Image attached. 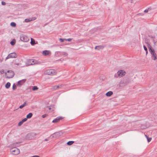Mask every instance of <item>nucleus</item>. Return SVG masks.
Returning <instances> with one entry per match:
<instances>
[{
	"label": "nucleus",
	"mask_w": 157,
	"mask_h": 157,
	"mask_svg": "<svg viewBox=\"0 0 157 157\" xmlns=\"http://www.w3.org/2000/svg\"><path fill=\"white\" fill-rule=\"evenodd\" d=\"M145 136L147 137L148 142H150V141H151V138L148 137L146 135H145Z\"/></svg>",
	"instance_id": "26"
},
{
	"label": "nucleus",
	"mask_w": 157,
	"mask_h": 157,
	"mask_svg": "<svg viewBox=\"0 0 157 157\" xmlns=\"http://www.w3.org/2000/svg\"><path fill=\"white\" fill-rule=\"evenodd\" d=\"M5 74L6 78H12L14 75V72L11 70L8 71L7 72H6Z\"/></svg>",
	"instance_id": "5"
},
{
	"label": "nucleus",
	"mask_w": 157,
	"mask_h": 157,
	"mask_svg": "<svg viewBox=\"0 0 157 157\" xmlns=\"http://www.w3.org/2000/svg\"><path fill=\"white\" fill-rule=\"evenodd\" d=\"M146 52V54H147V51H145Z\"/></svg>",
	"instance_id": "45"
},
{
	"label": "nucleus",
	"mask_w": 157,
	"mask_h": 157,
	"mask_svg": "<svg viewBox=\"0 0 157 157\" xmlns=\"http://www.w3.org/2000/svg\"><path fill=\"white\" fill-rule=\"evenodd\" d=\"M23 65H24V67L32 65L31 62V59H27L26 62H24Z\"/></svg>",
	"instance_id": "10"
},
{
	"label": "nucleus",
	"mask_w": 157,
	"mask_h": 157,
	"mask_svg": "<svg viewBox=\"0 0 157 157\" xmlns=\"http://www.w3.org/2000/svg\"><path fill=\"white\" fill-rule=\"evenodd\" d=\"M61 85L55 86H53V88L54 89H57L60 87Z\"/></svg>",
	"instance_id": "24"
},
{
	"label": "nucleus",
	"mask_w": 157,
	"mask_h": 157,
	"mask_svg": "<svg viewBox=\"0 0 157 157\" xmlns=\"http://www.w3.org/2000/svg\"><path fill=\"white\" fill-rule=\"evenodd\" d=\"M151 8H149L147 9H146L144 10V12L145 13H147L150 11H151Z\"/></svg>",
	"instance_id": "23"
},
{
	"label": "nucleus",
	"mask_w": 157,
	"mask_h": 157,
	"mask_svg": "<svg viewBox=\"0 0 157 157\" xmlns=\"http://www.w3.org/2000/svg\"><path fill=\"white\" fill-rule=\"evenodd\" d=\"M31 44L32 45H33L34 44H35V41L32 38H31Z\"/></svg>",
	"instance_id": "21"
},
{
	"label": "nucleus",
	"mask_w": 157,
	"mask_h": 157,
	"mask_svg": "<svg viewBox=\"0 0 157 157\" xmlns=\"http://www.w3.org/2000/svg\"><path fill=\"white\" fill-rule=\"evenodd\" d=\"M144 50L145 51L147 50V48H146V47L145 46H144Z\"/></svg>",
	"instance_id": "37"
},
{
	"label": "nucleus",
	"mask_w": 157,
	"mask_h": 157,
	"mask_svg": "<svg viewBox=\"0 0 157 157\" xmlns=\"http://www.w3.org/2000/svg\"><path fill=\"white\" fill-rule=\"evenodd\" d=\"M48 139H45V140H44V141H48Z\"/></svg>",
	"instance_id": "43"
},
{
	"label": "nucleus",
	"mask_w": 157,
	"mask_h": 157,
	"mask_svg": "<svg viewBox=\"0 0 157 157\" xmlns=\"http://www.w3.org/2000/svg\"><path fill=\"white\" fill-rule=\"evenodd\" d=\"M20 40L21 41L24 42H27L29 40V38L26 36L22 34L20 36Z\"/></svg>",
	"instance_id": "8"
},
{
	"label": "nucleus",
	"mask_w": 157,
	"mask_h": 157,
	"mask_svg": "<svg viewBox=\"0 0 157 157\" xmlns=\"http://www.w3.org/2000/svg\"><path fill=\"white\" fill-rule=\"evenodd\" d=\"M154 45L157 47V41L154 43Z\"/></svg>",
	"instance_id": "38"
},
{
	"label": "nucleus",
	"mask_w": 157,
	"mask_h": 157,
	"mask_svg": "<svg viewBox=\"0 0 157 157\" xmlns=\"http://www.w3.org/2000/svg\"><path fill=\"white\" fill-rule=\"evenodd\" d=\"M66 39H62V38H60L59 39V40L61 42H63L64 41V40H66Z\"/></svg>",
	"instance_id": "29"
},
{
	"label": "nucleus",
	"mask_w": 157,
	"mask_h": 157,
	"mask_svg": "<svg viewBox=\"0 0 157 157\" xmlns=\"http://www.w3.org/2000/svg\"><path fill=\"white\" fill-rule=\"evenodd\" d=\"M113 94V92L111 91H109L108 92H107L106 94V96L108 97H110V96L112 95Z\"/></svg>",
	"instance_id": "15"
},
{
	"label": "nucleus",
	"mask_w": 157,
	"mask_h": 157,
	"mask_svg": "<svg viewBox=\"0 0 157 157\" xmlns=\"http://www.w3.org/2000/svg\"><path fill=\"white\" fill-rule=\"evenodd\" d=\"M148 48L151 55V59L155 60L157 59V56L155 50L151 46L148 47Z\"/></svg>",
	"instance_id": "4"
},
{
	"label": "nucleus",
	"mask_w": 157,
	"mask_h": 157,
	"mask_svg": "<svg viewBox=\"0 0 157 157\" xmlns=\"http://www.w3.org/2000/svg\"><path fill=\"white\" fill-rule=\"evenodd\" d=\"M38 89V88L36 86H34L33 87V90H36Z\"/></svg>",
	"instance_id": "28"
},
{
	"label": "nucleus",
	"mask_w": 157,
	"mask_h": 157,
	"mask_svg": "<svg viewBox=\"0 0 157 157\" xmlns=\"http://www.w3.org/2000/svg\"><path fill=\"white\" fill-rule=\"evenodd\" d=\"M26 102H25L23 104V105H24V107L26 105Z\"/></svg>",
	"instance_id": "40"
},
{
	"label": "nucleus",
	"mask_w": 157,
	"mask_h": 157,
	"mask_svg": "<svg viewBox=\"0 0 157 157\" xmlns=\"http://www.w3.org/2000/svg\"><path fill=\"white\" fill-rule=\"evenodd\" d=\"M103 47L102 46H97L95 47V49L98 50H99L100 49H103Z\"/></svg>",
	"instance_id": "16"
},
{
	"label": "nucleus",
	"mask_w": 157,
	"mask_h": 157,
	"mask_svg": "<svg viewBox=\"0 0 157 157\" xmlns=\"http://www.w3.org/2000/svg\"><path fill=\"white\" fill-rule=\"evenodd\" d=\"M27 120V118L26 117L25 118L23 119L22 121H23V122H24L26 121Z\"/></svg>",
	"instance_id": "32"
},
{
	"label": "nucleus",
	"mask_w": 157,
	"mask_h": 157,
	"mask_svg": "<svg viewBox=\"0 0 157 157\" xmlns=\"http://www.w3.org/2000/svg\"><path fill=\"white\" fill-rule=\"evenodd\" d=\"M19 143H16L11 144V146L13 147L10 149V151L12 154L17 155L18 154L20 153V150L17 148L15 147L19 146Z\"/></svg>",
	"instance_id": "1"
},
{
	"label": "nucleus",
	"mask_w": 157,
	"mask_h": 157,
	"mask_svg": "<svg viewBox=\"0 0 157 157\" xmlns=\"http://www.w3.org/2000/svg\"><path fill=\"white\" fill-rule=\"evenodd\" d=\"M119 85L120 86H124V85H123V82L122 81L119 84Z\"/></svg>",
	"instance_id": "30"
},
{
	"label": "nucleus",
	"mask_w": 157,
	"mask_h": 157,
	"mask_svg": "<svg viewBox=\"0 0 157 157\" xmlns=\"http://www.w3.org/2000/svg\"><path fill=\"white\" fill-rule=\"evenodd\" d=\"M33 116V114L32 113H29L26 116V118L29 119L31 118Z\"/></svg>",
	"instance_id": "18"
},
{
	"label": "nucleus",
	"mask_w": 157,
	"mask_h": 157,
	"mask_svg": "<svg viewBox=\"0 0 157 157\" xmlns=\"http://www.w3.org/2000/svg\"><path fill=\"white\" fill-rule=\"evenodd\" d=\"M51 108H49V110H51Z\"/></svg>",
	"instance_id": "46"
},
{
	"label": "nucleus",
	"mask_w": 157,
	"mask_h": 157,
	"mask_svg": "<svg viewBox=\"0 0 157 157\" xmlns=\"http://www.w3.org/2000/svg\"><path fill=\"white\" fill-rule=\"evenodd\" d=\"M74 143V141H71L68 142L67 143V145H70L73 144Z\"/></svg>",
	"instance_id": "22"
},
{
	"label": "nucleus",
	"mask_w": 157,
	"mask_h": 157,
	"mask_svg": "<svg viewBox=\"0 0 157 157\" xmlns=\"http://www.w3.org/2000/svg\"><path fill=\"white\" fill-rule=\"evenodd\" d=\"M126 74V72L123 70L119 71L117 73L115 74L114 77L116 78H118L119 76L122 77L124 76Z\"/></svg>",
	"instance_id": "6"
},
{
	"label": "nucleus",
	"mask_w": 157,
	"mask_h": 157,
	"mask_svg": "<svg viewBox=\"0 0 157 157\" xmlns=\"http://www.w3.org/2000/svg\"><path fill=\"white\" fill-rule=\"evenodd\" d=\"M23 121H20L18 124V125L19 126H21V124L23 123Z\"/></svg>",
	"instance_id": "31"
},
{
	"label": "nucleus",
	"mask_w": 157,
	"mask_h": 157,
	"mask_svg": "<svg viewBox=\"0 0 157 157\" xmlns=\"http://www.w3.org/2000/svg\"><path fill=\"white\" fill-rule=\"evenodd\" d=\"M56 74V71L53 69H51L46 70L44 72V74L49 75H54Z\"/></svg>",
	"instance_id": "7"
},
{
	"label": "nucleus",
	"mask_w": 157,
	"mask_h": 157,
	"mask_svg": "<svg viewBox=\"0 0 157 157\" xmlns=\"http://www.w3.org/2000/svg\"><path fill=\"white\" fill-rule=\"evenodd\" d=\"M10 25L11 26L14 27L16 25V24L14 22H12L10 23Z\"/></svg>",
	"instance_id": "25"
},
{
	"label": "nucleus",
	"mask_w": 157,
	"mask_h": 157,
	"mask_svg": "<svg viewBox=\"0 0 157 157\" xmlns=\"http://www.w3.org/2000/svg\"><path fill=\"white\" fill-rule=\"evenodd\" d=\"M0 72L1 74H3L4 72V70H2L0 71Z\"/></svg>",
	"instance_id": "41"
},
{
	"label": "nucleus",
	"mask_w": 157,
	"mask_h": 157,
	"mask_svg": "<svg viewBox=\"0 0 157 157\" xmlns=\"http://www.w3.org/2000/svg\"><path fill=\"white\" fill-rule=\"evenodd\" d=\"M17 55L15 53H12L10 54L6 57V59H7L10 58H15L17 57Z\"/></svg>",
	"instance_id": "9"
},
{
	"label": "nucleus",
	"mask_w": 157,
	"mask_h": 157,
	"mask_svg": "<svg viewBox=\"0 0 157 157\" xmlns=\"http://www.w3.org/2000/svg\"><path fill=\"white\" fill-rule=\"evenodd\" d=\"M32 157H40L38 155H34V156H32Z\"/></svg>",
	"instance_id": "42"
},
{
	"label": "nucleus",
	"mask_w": 157,
	"mask_h": 157,
	"mask_svg": "<svg viewBox=\"0 0 157 157\" xmlns=\"http://www.w3.org/2000/svg\"><path fill=\"white\" fill-rule=\"evenodd\" d=\"M46 115H42V117L43 118H44L45 117Z\"/></svg>",
	"instance_id": "44"
},
{
	"label": "nucleus",
	"mask_w": 157,
	"mask_h": 157,
	"mask_svg": "<svg viewBox=\"0 0 157 157\" xmlns=\"http://www.w3.org/2000/svg\"><path fill=\"white\" fill-rule=\"evenodd\" d=\"M42 54L44 56L49 55L51 54V52L48 50H44Z\"/></svg>",
	"instance_id": "12"
},
{
	"label": "nucleus",
	"mask_w": 157,
	"mask_h": 157,
	"mask_svg": "<svg viewBox=\"0 0 157 157\" xmlns=\"http://www.w3.org/2000/svg\"><path fill=\"white\" fill-rule=\"evenodd\" d=\"M11 85L10 83L9 82H8L5 85V87L6 89H9Z\"/></svg>",
	"instance_id": "17"
},
{
	"label": "nucleus",
	"mask_w": 157,
	"mask_h": 157,
	"mask_svg": "<svg viewBox=\"0 0 157 157\" xmlns=\"http://www.w3.org/2000/svg\"><path fill=\"white\" fill-rule=\"evenodd\" d=\"M62 54L63 55L65 56H67V54L66 53L64 52H63Z\"/></svg>",
	"instance_id": "36"
},
{
	"label": "nucleus",
	"mask_w": 157,
	"mask_h": 157,
	"mask_svg": "<svg viewBox=\"0 0 157 157\" xmlns=\"http://www.w3.org/2000/svg\"><path fill=\"white\" fill-rule=\"evenodd\" d=\"M16 87H17L16 86L15 84H14L13 86V88H12L13 90H15L16 89Z\"/></svg>",
	"instance_id": "27"
},
{
	"label": "nucleus",
	"mask_w": 157,
	"mask_h": 157,
	"mask_svg": "<svg viewBox=\"0 0 157 157\" xmlns=\"http://www.w3.org/2000/svg\"><path fill=\"white\" fill-rule=\"evenodd\" d=\"M66 40H67L68 41H71V40H72V39L71 38H69V39H66Z\"/></svg>",
	"instance_id": "34"
},
{
	"label": "nucleus",
	"mask_w": 157,
	"mask_h": 157,
	"mask_svg": "<svg viewBox=\"0 0 157 157\" xmlns=\"http://www.w3.org/2000/svg\"><path fill=\"white\" fill-rule=\"evenodd\" d=\"M31 62L32 64V65L37 64L38 63V62L37 61L33 59H31Z\"/></svg>",
	"instance_id": "14"
},
{
	"label": "nucleus",
	"mask_w": 157,
	"mask_h": 157,
	"mask_svg": "<svg viewBox=\"0 0 157 157\" xmlns=\"http://www.w3.org/2000/svg\"><path fill=\"white\" fill-rule=\"evenodd\" d=\"M16 43V40L15 39H13L10 42L11 44L12 45H14Z\"/></svg>",
	"instance_id": "19"
},
{
	"label": "nucleus",
	"mask_w": 157,
	"mask_h": 157,
	"mask_svg": "<svg viewBox=\"0 0 157 157\" xmlns=\"http://www.w3.org/2000/svg\"><path fill=\"white\" fill-rule=\"evenodd\" d=\"M2 4V5H5L6 4V3L5 2H4L3 1H2L1 2Z\"/></svg>",
	"instance_id": "33"
},
{
	"label": "nucleus",
	"mask_w": 157,
	"mask_h": 157,
	"mask_svg": "<svg viewBox=\"0 0 157 157\" xmlns=\"http://www.w3.org/2000/svg\"><path fill=\"white\" fill-rule=\"evenodd\" d=\"M67 133V132H65L64 131H60L52 134L50 136V137L52 138H57L62 135H65Z\"/></svg>",
	"instance_id": "3"
},
{
	"label": "nucleus",
	"mask_w": 157,
	"mask_h": 157,
	"mask_svg": "<svg viewBox=\"0 0 157 157\" xmlns=\"http://www.w3.org/2000/svg\"><path fill=\"white\" fill-rule=\"evenodd\" d=\"M62 118L61 117H57L56 118L53 120L52 121V122L54 123H56L58 122Z\"/></svg>",
	"instance_id": "13"
},
{
	"label": "nucleus",
	"mask_w": 157,
	"mask_h": 157,
	"mask_svg": "<svg viewBox=\"0 0 157 157\" xmlns=\"http://www.w3.org/2000/svg\"><path fill=\"white\" fill-rule=\"evenodd\" d=\"M24 62L19 59H16L13 61V65L15 67L19 66L20 67H24V65H23Z\"/></svg>",
	"instance_id": "2"
},
{
	"label": "nucleus",
	"mask_w": 157,
	"mask_h": 157,
	"mask_svg": "<svg viewBox=\"0 0 157 157\" xmlns=\"http://www.w3.org/2000/svg\"><path fill=\"white\" fill-rule=\"evenodd\" d=\"M24 107V105H23L22 104L20 106L19 108L21 109Z\"/></svg>",
	"instance_id": "35"
},
{
	"label": "nucleus",
	"mask_w": 157,
	"mask_h": 157,
	"mask_svg": "<svg viewBox=\"0 0 157 157\" xmlns=\"http://www.w3.org/2000/svg\"><path fill=\"white\" fill-rule=\"evenodd\" d=\"M26 102H25L23 104V105H24V107L26 105Z\"/></svg>",
	"instance_id": "39"
},
{
	"label": "nucleus",
	"mask_w": 157,
	"mask_h": 157,
	"mask_svg": "<svg viewBox=\"0 0 157 157\" xmlns=\"http://www.w3.org/2000/svg\"><path fill=\"white\" fill-rule=\"evenodd\" d=\"M33 20L31 18H27V19H26L25 20V22H29L30 21H32Z\"/></svg>",
	"instance_id": "20"
},
{
	"label": "nucleus",
	"mask_w": 157,
	"mask_h": 157,
	"mask_svg": "<svg viewBox=\"0 0 157 157\" xmlns=\"http://www.w3.org/2000/svg\"><path fill=\"white\" fill-rule=\"evenodd\" d=\"M26 79H23L20 80L17 82V85L20 86L22 85L26 81Z\"/></svg>",
	"instance_id": "11"
}]
</instances>
